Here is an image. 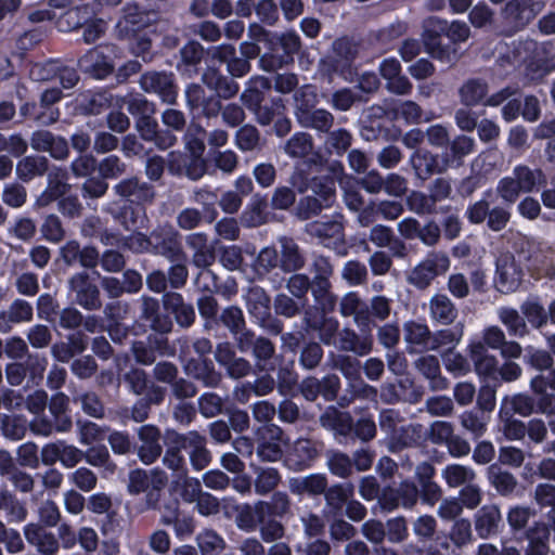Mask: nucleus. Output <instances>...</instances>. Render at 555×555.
<instances>
[{
	"mask_svg": "<svg viewBox=\"0 0 555 555\" xmlns=\"http://www.w3.org/2000/svg\"><path fill=\"white\" fill-rule=\"evenodd\" d=\"M169 444L163 456V464L172 472V476H185L188 470L182 450L189 455L192 467L199 472L211 462V453L207 449V439L196 430L180 434L171 430L167 433Z\"/></svg>",
	"mask_w": 555,
	"mask_h": 555,
	"instance_id": "f257e3e1",
	"label": "nucleus"
},
{
	"mask_svg": "<svg viewBox=\"0 0 555 555\" xmlns=\"http://www.w3.org/2000/svg\"><path fill=\"white\" fill-rule=\"evenodd\" d=\"M447 21L439 17H428L423 22L422 40L427 53L446 63H453L457 59L456 49L442 47L441 37L446 36Z\"/></svg>",
	"mask_w": 555,
	"mask_h": 555,
	"instance_id": "f03ea898",
	"label": "nucleus"
},
{
	"mask_svg": "<svg viewBox=\"0 0 555 555\" xmlns=\"http://www.w3.org/2000/svg\"><path fill=\"white\" fill-rule=\"evenodd\" d=\"M151 253L165 257L168 261L186 259L179 232L170 224L158 225L150 233Z\"/></svg>",
	"mask_w": 555,
	"mask_h": 555,
	"instance_id": "7ed1b4c3",
	"label": "nucleus"
},
{
	"mask_svg": "<svg viewBox=\"0 0 555 555\" xmlns=\"http://www.w3.org/2000/svg\"><path fill=\"white\" fill-rule=\"evenodd\" d=\"M134 361L140 365H152L157 357L173 356L175 349L167 337L150 334L145 340H133L130 348Z\"/></svg>",
	"mask_w": 555,
	"mask_h": 555,
	"instance_id": "20e7f679",
	"label": "nucleus"
},
{
	"mask_svg": "<svg viewBox=\"0 0 555 555\" xmlns=\"http://www.w3.org/2000/svg\"><path fill=\"white\" fill-rule=\"evenodd\" d=\"M139 85L146 93L156 94L163 103L173 105L178 99V88L172 73L146 72L141 75Z\"/></svg>",
	"mask_w": 555,
	"mask_h": 555,
	"instance_id": "39448f33",
	"label": "nucleus"
},
{
	"mask_svg": "<svg viewBox=\"0 0 555 555\" xmlns=\"http://www.w3.org/2000/svg\"><path fill=\"white\" fill-rule=\"evenodd\" d=\"M450 267L449 257L440 251L429 253L410 273L409 282L418 288L427 287Z\"/></svg>",
	"mask_w": 555,
	"mask_h": 555,
	"instance_id": "423d86ee",
	"label": "nucleus"
},
{
	"mask_svg": "<svg viewBox=\"0 0 555 555\" xmlns=\"http://www.w3.org/2000/svg\"><path fill=\"white\" fill-rule=\"evenodd\" d=\"M494 284L499 292L507 294L517 289L524 272L511 253H503L496 259Z\"/></svg>",
	"mask_w": 555,
	"mask_h": 555,
	"instance_id": "0eeeda50",
	"label": "nucleus"
},
{
	"mask_svg": "<svg viewBox=\"0 0 555 555\" xmlns=\"http://www.w3.org/2000/svg\"><path fill=\"white\" fill-rule=\"evenodd\" d=\"M310 190L313 195L305 197L300 203L307 211V217L317 215L335 201V183L330 177L313 178L310 182Z\"/></svg>",
	"mask_w": 555,
	"mask_h": 555,
	"instance_id": "6e6552de",
	"label": "nucleus"
},
{
	"mask_svg": "<svg viewBox=\"0 0 555 555\" xmlns=\"http://www.w3.org/2000/svg\"><path fill=\"white\" fill-rule=\"evenodd\" d=\"M68 287L75 293L77 305L85 310L95 311L102 308L100 289L90 281L87 272L75 273L68 280Z\"/></svg>",
	"mask_w": 555,
	"mask_h": 555,
	"instance_id": "1a4fd4ad",
	"label": "nucleus"
},
{
	"mask_svg": "<svg viewBox=\"0 0 555 555\" xmlns=\"http://www.w3.org/2000/svg\"><path fill=\"white\" fill-rule=\"evenodd\" d=\"M113 192L120 198L137 205L151 204L156 196L154 186L135 176L117 182L113 186Z\"/></svg>",
	"mask_w": 555,
	"mask_h": 555,
	"instance_id": "9d476101",
	"label": "nucleus"
},
{
	"mask_svg": "<svg viewBox=\"0 0 555 555\" xmlns=\"http://www.w3.org/2000/svg\"><path fill=\"white\" fill-rule=\"evenodd\" d=\"M250 37L256 41L255 44L248 46L245 43V56H249L255 52V46L260 50L259 44L263 43L264 47L271 44L273 40L279 42L286 54H293L299 50L300 38L295 31H287L281 36H272L259 26L251 25L249 28Z\"/></svg>",
	"mask_w": 555,
	"mask_h": 555,
	"instance_id": "9b49d317",
	"label": "nucleus"
},
{
	"mask_svg": "<svg viewBox=\"0 0 555 555\" xmlns=\"http://www.w3.org/2000/svg\"><path fill=\"white\" fill-rule=\"evenodd\" d=\"M257 454L262 461L275 462L283 456L285 440L282 429L276 425L264 426L259 433Z\"/></svg>",
	"mask_w": 555,
	"mask_h": 555,
	"instance_id": "f8f14e48",
	"label": "nucleus"
},
{
	"mask_svg": "<svg viewBox=\"0 0 555 555\" xmlns=\"http://www.w3.org/2000/svg\"><path fill=\"white\" fill-rule=\"evenodd\" d=\"M141 446L138 448V457L145 465H152L163 453L160 444L162 434L157 426L147 424L138 429Z\"/></svg>",
	"mask_w": 555,
	"mask_h": 555,
	"instance_id": "ddd939ff",
	"label": "nucleus"
},
{
	"mask_svg": "<svg viewBox=\"0 0 555 555\" xmlns=\"http://www.w3.org/2000/svg\"><path fill=\"white\" fill-rule=\"evenodd\" d=\"M140 302V319L146 322L153 332L165 335L172 331L173 323L168 315L160 312L156 298L143 295Z\"/></svg>",
	"mask_w": 555,
	"mask_h": 555,
	"instance_id": "4468645a",
	"label": "nucleus"
},
{
	"mask_svg": "<svg viewBox=\"0 0 555 555\" xmlns=\"http://www.w3.org/2000/svg\"><path fill=\"white\" fill-rule=\"evenodd\" d=\"M135 129L142 140L152 142L159 150L172 147L177 142V137L170 130H160L158 122L153 115L138 118Z\"/></svg>",
	"mask_w": 555,
	"mask_h": 555,
	"instance_id": "2eb2a0df",
	"label": "nucleus"
},
{
	"mask_svg": "<svg viewBox=\"0 0 555 555\" xmlns=\"http://www.w3.org/2000/svg\"><path fill=\"white\" fill-rule=\"evenodd\" d=\"M30 146L37 152H47L57 160L66 159L69 155L68 142L65 138L54 135L48 130H37L30 137Z\"/></svg>",
	"mask_w": 555,
	"mask_h": 555,
	"instance_id": "dca6fc26",
	"label": "nucleus"
},
{
	"mask_svg": "<svg viewBox=\"0 0 555 555\" xmlns=\"http://www.w3.org/2000/svg\"><path fill=\"white\" fill-rule=\"evenodd\" d=\"M150 25L149 15L141 12L137 4H127L122 16L116 24V34L120 39H131Z\"/></svg>",
	"mask_w": 555,
	"mask_h": 555,
	"instance_id": "f3484780",
	"label": "nucleus"
},
{
	"mask_svg": "<svg viewBox=\"0 0 555 555\" xmlns=\"http://www.w3.org/2000/svg\"><path fill=\"white\" fill-rule=\"evenodd\" d=\"M162 304L164 309L173 315L180 327L189 328L195 323V309L192 304L184 300L180 293H165L162 297Z\"/></svg>",
	"mask_w": 555,
	"mask_h": 555,
	"instance_id": "a211bd4d",
	"label": "nucleus"
},
{
	"mask_svg": "<svg viewBox=\"0 0 555 555\" xmlns=\"http://www.w3.org/2000/svg\"><path fill=\"white\" fill-rule=\"evenodd\" d=\"M358 53L357 44L348 38H339L333 43V55L330 56L332 70L346 80L351 76V63Z\"/></svg>",
	"mask_w": 555,
	"mask_h": 555,
	"instance_id": "6ab92c4d",
	"label": "nucleus"
},
{
	"mask_svg": "<svg viewBox=\"0 0 555 555\" xmlns=\"http://www.w3.org/2000/svg\"><path fill=\"white\" fill-rule=\"evenodd\" d=\"M60 255L66 266H73L78 261L86 269H94L99 263V250L91 245L80 247L75 240L66 242L61 247Z\"/></svg>",
	"mask_w": 555,
	"mask_h": 555,
	"instance_id": "aec40b11",
	"label": "nucleus"
},
{
	"mask_svg": "<svg viewBox=\"0 0 555 555\" xmlns=\"http://www.w3.org/2000/svg\"><path fill=\"white\" fill-rule=\"evenodd\" d=\"M26 541L41 555H56L60 543L54 533L49 532L38 522H29L23 529Z\"/></svg>",
	"mask_w": 555,
	"mask_h": 555,
	"instance_id": "412c9836",
	"label": "nucleus"
},
{
	"mask_svg": "<svg viewBox=\"0 0 555 555\" xmlns=\"http://www.w3.org/2000/svg\"><path fill=\"white\" fill-rule=\"evenodd\" d=\"M543 9L540 0H511L505 9L504 16L507 21L520 28L531 22Z\"/></svg>",
	"mask_w": 555,
	"mask_h": 555,
	"instance_id": "4be33fe9",
	"label": "nucleus"
},
{
	"mask_svg": "<svg viewBox=\"0 0 555 555\" xmlns=\"http://www.w3.org/2000/svg\"><path fill=\"white\" fill-rule=\"evenodd\" d=\"M79 68L96 79H103L114 72V64L99 48L89 50L78 61Z\"/></svg>",
	"mask_w": 555,
	"mask_h": 555,
	"instance_id": "5701e85b",
	"label": "nucleus"
},
{
	"mask_svg": "<svg viewBox=\"0 0 555 555\" xmlns=\"http://www.w3.org/2000/svg\"><path fill=\"white\" fill-rule=\"evenodd\" d=\"M186 103L191 109H201L207 117L217 116L221 109L218 98L214 94L206 95L201 85H190L185 90Z\"/></svg>",
	"mask_w": 555,
	"mask_h": 555,
	"instance_id": "b1692460",
	"label": "nucleus"
},
{
	"mask_svg": "<svg viewBox=\"0 0 555 555\" xmlns=\"http://www.w3.org/2000/svg\"><path fill=\"white\" fill-rule=\"evenodd\" d=\"M410 164L412 165L416 177L422 180H426L431 175L446 170L450 165V160L449 158H446L440 163L437 156L433 155L428 151L417 150L411 155Z\"/></svg>",
	"mask_w": 555,
	"mask_h": 555,
	"instance_id": "393cba45",
	"label": "nucleus"
},
{
	"mask_svg": "<svg viewBox=\"0 0 555 555\" xmlns=\"http://www.w3.org/2000/svg\"><path fill=\"white\" fill-rule=\"evenodd\" d=\"M33 317V306L24 299H15L7 310L0 312V333L10 332L13 324L30 322Z\"/></svg>",
	"mask_w": 555,
	"mask_h": 555,
	"instance_id": "a878e982",
	"label": "nucleus"
},
{
	"mask_svg": "<svg viewBox=\"0 0 555 555\" xmlns=\"http://www.w3.org/2000/svg\"><path fill=\"white\" fill-rule=\"evenodd\" d=\"M403 337L411 352L429 350L430 331L426 323L420 321H408L403 325Z\"/></svg>",
	"mask_w": 555,
	"mask_h": 555,
	"instance_id": "bb28decb",
	"label": "nucleus"
},
{
	"mask_svg": "<svg viewBox=\"0 0 555 555\" xmlns=\"http://www.w3.org/2000/svg\"><path fill=\"white\" fill-rule=\"evenodd\" d=\"M317 455L312 443L307 439H298L285 455V465L295 470H304L310 467Z\"/></svg>",
	"mask_w": 555,
	"mask_h": 555,
	"instance_id": "cd10ccee",
	"label": "nucleus"
},
{
	"mask_svg": "<svg viewBox=\"0 0 555 555\" xmlns=\"http://www.w3.org/2000/svg\"><path fill=\"white\" fill-rule=\"evenodd\" d=\"M501 522V513L496 505H483L475 514V530L479 538L487 539L494 534Z\"/></svg>",
	"mask_w": 555,
	"mask_h": 555,
	"instance_id": "c85d7f7f",
	"label": "nucleus"
},
{
	"mask_svg": "<svg viewBox=\"0 0 555 555\" xmlns=\"http://www.w3.org/2000/svg\"><path fill=\"white\" fill-rule=\"evenodd\" d=\"M166 396V389L159 385L151 384L146 396L138 400L131 408V418L135 423H143L150 416L151 405H159Z\"/></svg>",
	"mask_w": 555,
	"mask_h": 555,
	"instance_id": "c756f323",
	"label": "nucleus"
},
{
	"mask_svg": "<svg viewBox=\"0 0 555 555\" xmlns=\"http://www.w3.org/2000/svg\"><path fill=\"white\" fill-rule=\"evenodd\" d=\"M308 231L326 247L336 246L344 242L343 224L337 220L311 223Z\"/></svg>",
	"mask_w": 555,
	"mask_h": 555,
	"instance_id": "7c9ffc66",
	"label": "nucleus"
},
{
	"mask_svg": "<svg viewBox=\"0 0 555 555\" xmlns=\"http://www.w3.org/2000/svg\"><path fill=\"white\" fill-rule=\"evenodd\" d=\"M469 356L479 376L492 377L494 375L498 366L496 358L489 354L482 341L477 340L469 344Z\"/></svg>",
	"mask_w": 555,
	"mask_h": 555,
	"instance_id": "2f4dec72",
	"label": "nucleus"
},
{
	"mask_svg": "<svg viewBox=\"0 0 555 555\" xmlns=\"http://www.w3.org/2000/svg\"><path fill=\"white\" fill-rule=\"evenodd\" d=\"M49 411L55 420V427L57 433H68L73 427V421L66 414L69 405V398L64 392L54 393L48 400Z\"/></svg>",
	"mask_w": 555,
	"mask_h": 555,
	"instance_id": "473e14b6",
	"label": "nucleus"
},
{
	"mask_svg": "<svg viewBox=\"0 0 555 555\" xmlns=\"http://www.w3.org/2000/svg\"><path fill=\"white\" fill-rule=\"evenodd\" d=\"M246 305L251 318L263 324L270 317V300L261 287L253 286L246 295Z\"/></svg>",
	"mask_w": 555,
	"mask_h": 555,
	"instance_id": "72a5a7b5",
	"label": "nucleus"
},
{
	"mask_svg": "<svg viewBox=\"0 0 555 555\" xmlns=\"http://www.w3.org/2000/svg\"><path fill=\"white\" fill-rule=\"evenodd\" d=\"M298 122L306 128H313L321 132H327L334 122L333 115L326 109H307L296 112Z\"/></svg>",
	"mask_w": 555,
	"mask_h": 555,
	"instance_id": "f704fd0d",
	"label": "nucleus"
},
{
	"mask_svg": "<svg viewBox=\"0 0 555 555\" xmlns=\"http://www.w3.org/2000/svg\"><path fill=\"white\" fill-rule=\"evenodd\" d=\"M422 108L413 101H392L386 108V114L395 120L402 119L408 125L422 121Z\"/></svg>",
	"mask_w": 555,
	"mask_h": 555,
	"instance_id": "c9c22d12",
	"label": "nucleus"
},
{
	"mask_svg": "<svg viewBox=\"0 0 555 555\" xmlns=\"http://www.w3.org/2000/svg\"><path fill=\"white\" fill-rule=\"evenodd\" d=\"M430 318L441 324H451L457 317V310L447 295L437 294L429 300Z\"/></svg>",
	"mask_w": 555,
	"mask_h": 555,
	"instance_id": "e433bc0d",
	"label": "nucleus"
},
{
	"mask_svg": "<svg viewBox=\"0 0 555 555\" xmlns=\"http://www.w3.org/2000/svg\"><path fill=\"white\" fill-rule=\"evenodd\" d=\"M185 371L193 378L201 380L206 387H217L221 382V375L215 370L211 361L207 359L189 361Z\"/></svg>",
	"mask_w": 555,
	"mask_h": 555,
	"instance_id": "4c0bfd02",
	"label": "nucleus"
},
{
	"mask_svg": "<svg viewBox=\"0 0 555 555\" xmlns=\"http://www.w3.org/2000/svg\"><path fill=\"white\" fill-rule=\"evenodd\" d=\"M415 366L429 380L433 390H442L448 387V380L440 374V364L437 357H421L415 362Z\"/></svg>",
	"mask_w": 555,
	"mask_h": 555,
	"instance_id": "58836bf2",
	"label": "nucleus"
},
{
	"mask_svg": "<svg viewBox=\"0 0 555 555\" xmlns=\"http://www.w3.org/2000/svg\"><path fill=\"white\" fill-rule=\"evenodd\" d=\"M532 411V399L527 395L517 393L511 397L506 396L502 399L499 417H509L515 413L521 416H528Z\"/></svg>",
	"mask_w": 555,
	"mask_h": 555,
	"instance_id": "ea45409f",
	"label": "nucleus"
},
{
	"mask_svg": "<svg viewBox=\"0 0 555 555\" xmlns=\"http://www.w3.org/2000/svg\"><path fill=\"white\" fill-rule=\"evenodd\" d=\"M320 422L326 429L335 434L347 436L353 428L352 420L348 413L340 412L335 408H328L321 415Z\"/></svg>",
	"mask_w": 555,
	"mask_h": 555,
	"instance_id": "a19ab883",
	"label": "nucleus"
},
{
	"mask_svg": "<svg viewBox=\"0 0 555 555\" xmlns=\"http://www.w3.org/2000/svg\"><path fill=\"white\" fill-rule=\"evenodd\" d=\"M48 165L49 162L44 156H26L17 163L15 172L20 180L27 182L35 177L43 176Z\"/></svg>",
	"mask_w": 555,
	"mask_h": 555,
	"instance_id": "79ce46f5",
	"label": "nucleus"
},
{
	"mask_svg": "<svg viewBox=\"0 0 555 555\" xmlns=\"http://www.w3.org/2000/svg\"><path fill=\"white\" fill-rule=\"evenodd\" d=\"M327 480L325 475L311 474L306 477L294 478L289 481V488L294 493H308L312 495L325 493Z\"/></svg>",
	"mask_w": 555,
	"mask_h": 555,
	"instance_id": "37998d69",
	"label": "nucleus"
},
{
	"mask_svg": "<svg viewBox=\"0 0 555 555\" xmlns=\"http://www.w3.org/2000/svg\"><path fill=\"white\" fill-rule=\"evenodd\" d=\"M203 82L206 83L209 88L215 89L218 93V96L223 99H230L235 95L240 86L232 78L227 77H218L217 73L212 69H208L203 74Z\"/></svg>",
	"mask_w": 555,
	"mask_h": 555,
	"instance_id": "c03bdc74",
	"label": "nucleus"
},
{
	"mask_svg": "<svg viewBox=\"0 0 555 555\" xmlns=\"http://www.w3.org/2000/svg\"><path fill=\"white\" fill-rule=\"evenodd\" d=\"M462 427L468 431L474 439L485 435L490 422V414L478 411H465L460 416Z\"/></svg>",
	"mask_w": 555,
	"mask_h": 555,
	"instance_id": "a18cd8bd",
	"label": "nucleus"
},
{
	"mask_svg": "<svg viewBox=\"0 0 555 555\" xmlns=\"http://www.w3.org/2000/svg\"><path fill=\"white\" fill-rule=\"evenodd\" d=\"M498 317L511 336L524 337L528 334L526 321L516 309L501 307L498 309Z\"/></svg>",
	"mask_w": 555,
	"mask_h": 555,
	"instance_id": "49530a36",
	"label": "nucleus"
},
{
	"mask_svg": "<svg viewBox=\"0 0 555 555\" xmlns=\"http://www.w3.org/2000/svg\"><path fill=\"white\" fill-rule=\"evenodd\" d=\"M353 493L354 487L352 483L348 482L332 486L325 491L324 495L327 506L335 513H338L353 496Z\"/></svg>",
	"mask_w": 555,
	"mask_h": 555,
	"instance_id": "de8ad7c7",
	"label": "nucleus"
},
{
	"mask_svg": "<svg viewBox=\"0 0 555 555\" xmlns=\"http://www.w3.org/2000/svg\"><path fill=\"white\" fill-rule=\"evenodd\" d=\"M216 360L227 367L228 373L233 378L243 376V362L235 357V351L229 343L218 345L216 349Z\"/></svg>",
	"mask_w": 555,
	"mask_h": 555,
	"instance_id": "09e8293b",
	"label": "nucleus"
},
{
	"mask_svg": "<svg viewBox=\"0 0 555 555\" xmlns=\"http://www.w3.org/2000/svg\"><path fill=\"white\" fill-rule=\"evenodd\" d=\"M488 92V85L479 78L467 80L460 89L461 102L467 106L480 103Z\"/></svg>",
	"mask_w": 555,
	"mask_h": 555,
	"instance_id": "8fccbe9b",
	"label": "nucleus"
},
{
	"mask_svg": "<svg viewBox=\"0 0 555 555\" xmlns=\"http://www.w3.org/2000/svg\"><path fill=\"white\" fill-rule=\"evenodd\" d=\"M0 429L10 440H21L27 431L26 420L22 415L0 414Z\"/></svg>",
	"mask_w": 555,
	"mask_h": 555,
	"instance_id": "3c124183",
	"label": "nucleus"
},
{
	"mask_svg": "<svg viewBox=\"0 0 555 555\" xmlns=\"http://www.w3.org/2000/svg\"><path fill=\"white\" fill-rule=\"evenodd\" d=\"M441 476L449 487L456 488L470 483L475 478V472L464 465L450 464L442 469Z\"/></svg>",
	"mask_w": 555,
	"mask_h": 555,
	"instance_id": "603ef678",
	"label": "nucleus"
},
{
	"mask_svg": "<svg viewBox=\"0 0 555 555\" xmlns=\"http://www.w3.org/2000/svg\"><path fill=\"white\" fill-rule=\"evenodd\" d=\"M312 149V137L306 132H296L284 145V152L292 158H304Z\"/></svg>",
	"mask_w": 555,
	"mask_h": 555,
	"instance_id": "864d4df0",
	"label": "nucleus"
},
{
	"mask_svg": "<svg viewBox=\"0 0 555 555\" xmlns=\"http://www.w3.org/2000/svg\"><path fill=\"white\" fill-rule=\"evenodd\" d=\"M512 175L515 177L525 193L533 191L537 185H541L545 182V177L542 170L530 169L527 166H516Z\"/></svg>",
	"mask_w": 555,
	"mask_h": 555,
	"instance_id": "5fc2aeb1",
	"label": "nucleus"
},
{
	"mask_svg": "<svg viewBox=\"0 0 555 555\" xmlns=\"http://www.w3.org/2000/svg\"><path fill=\"white\" fill-rule=\"evenodd\" d=\"M488 476L492 486L503 495L512 493L517 483L511 473L503 472L498 465L488 468Z\"/></svg>",
	"mask_w": 555,
	"mask_h": 555,
	"instance_id": "6e6d98bb",
	"label": "nucleus"
},
{
	"mask_svg": "<svg viewBox=\"0 0 555 555\" xmlns=\"http://www.w3.org/2000/svg\"><path fill=\"white\" fill-rule=\"evenodd\" d=\"M235 54V49L231 44H223L212 49V57L228 63V69L233 77H241L243 76V62Z\"/></svg>",
	"mask_w": 555,
	"mask_h": 555,
	"instance_id": "4d7b16f0",
	"label": "nucleus"
},
{
	"mask_svg": "<svg viewBox=\"0 0 555 555\" xmlns=\"http://www.w3.org/2000/svg\"><path fill=\"white\" fill-rule=\"evenodd\" d=\"M363 304L354 293H349L340 301V313L344 317H354V322L359 326L365 327L367 325V318L362 317Z\"/></svg>",
	"mask_w": 555,
	"mask_h": 555,
	"instance_id": "13d9d810",
	"label": "nucleus"
},
{
	"mask_svg": "<svg viewBox=\"0 0 555 555\" xmlns=\"http://www.w3.org/2000/svg\"><path fill=\"white\" fill-rule=\"evenodd\" d=\"M124 380L127 383L131 392L135 396H142L143 393H147L150 391V385L152 384L149 380L147 373L140 367H131L124 375Z\"/></svg>",
	"mask_w": 555,
	"mask_h": 555,
	"instance_id": "bf43d9fd",
	"label": "nucleus"
},
{
	"mask_svg": "<svg viewBox=\"0 0 555 555\" xmlns=\"http://www.w3.org/2000/svg\"><path fill=\"white\" fill-rule=\"evenodd\" d=\"M88 464L94 467H103L113 473L116 464L112 461L111 454L105 446H95L89 448L83 455Z\"/></svg>",
	"mask_w": 555,
	"mask_h": 555,
	"instance_id": "052dcab7",
	"label": "nucleus"
},
{
	"mask_svg": "<svg viewBox=\"0 0 555 555\" xmlns=\"http://www.w3.org/2000/svg\"><path fill=\"white\" fill-rule=\"evenodd\" d=\"M339 348L363 356L371 350V341L367 338L360 340L353 331L344 330L339 333Z\"/></svg>",
	"mask_w": 555,
	"mask_h": 555,
	"instance_id": "680f3d73",
	"label": "nucleus"
},
{
	"mask_svg": "<svg viewBox=\"0 0 555 555\" xmlns=\"http://www.w3.org/2000/svg\"><path fill=\"white\" fill-rule=\"evenodd\" d=\"M282 257L281 264L285 271H295L302 267L304 260L298 251L296 244L287 238L281 241Z\"/></svg>",
	"mask_w": 555,
	"mask_h": 555,
	"instance_id": "e2e57ef3",
	"label": "nucleus"
},
{
	"mask_svg": "<svg viewBox=\"0 0 555 555\" xmlns=\"http://www.w3.org/2000/svg\"><path fill=\"white\" fill-rule=\"evenodd\" d=\"M175 482L180 488L182 499L188 503H194L203 493L201 481L197 478L185 476H172Z\"/></svg>",
	"mask_w": 555,
	"mask_h": 555,
	"instance_id": "0e129e2a",
	"label": "nucleus"
},
{
	"mask_svg": "<svg viewBox=\"0 0 555 555\" xmlns=\"http://www.w3.org/2000/svg\"><path fill=\"white\" fill-rule=\"evenodd\" d=\"M79 441L85 446H90L93 442L104 439L106 429L90 421H77L76 423Z\"/></svg>",
	"mask_w": 555,
	"mask_h": 555,
	"instance_id": "69168bd1",
	"label": "nucleus"
},
{
	"mask_svg": "<svg viewBox=\"0 0 555 555\" xmlns=\"http://www.w3.org/2000/svg\"><path fill=\"white\" fill-rule=\"evenodd\" d=\"M327 467L333 475L340 478H346L352 472V461L347 454L343 452H328Z\"/></svg>",
	"mask_w": 555,
	"mask_h": 555,
	"instance_id": "338daca9",
	"label": "nucleus"
},
{
	"mask_svg": "<svg viewBox=\"0 0 555 555\" xmlns=\"http://www.w3.org/2000/svg\"><path fill=\"white\" fill-rule=\"evenodd\" d=\"M98 169L104 180L116 179L127 171V165L118 156L109 155L99 163Z\"/></svg>",
	"mask_w": 555,
	"mask_h": 555,
	"instance_id": "774afa93",
	"label": "nucleus"
}]
</instances>
